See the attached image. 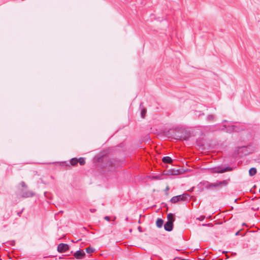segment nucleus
Listing matches in <instances>:
<instances>
[{"mask_svg":"<svg viewBox=\"0 0 260 260\" xmlns=\"http://www.w3.org/2000/svg\"><path fill=\"white\" fill-rule=\"evenodd\" d=\"M20 185L22 187V189L20 190V191L19 193V195L22 197V198H29L34 196V193L29 190H27V186L25 184V182L23 181H22Z\"/></svg>","mask_w":260,"mask_h":260,"instance_id":"f257e3e1","label":"nucleus"},{"mask_svg":"<svg viewBox=\"0 0 260 260\" xmlns=\"http://www.w3.org/2000/svg\"><path fill=\"white\" fill-rule=\"evenodd\" d=\"M168 221L164 225L165 229L167 231H171L173 228V222L174 221V215L169 213L167 215Z\"/></svg>","mask_w":260,"mask_h":260,"instance_id":"f03ea898","label":"nucleus"},{"mask_svg":"<svg viewBox=\"0 0 260 260\" xmlns=\"http://www.w3.org/2000/svg\"><path fill=\"white\" fill-rule=\"evenodd\" d=\"M189 197L188 194L184 193L182 195H179L173 197L170 200L173 203H176L180 201H185Z\"/></svg>","mask_w":260,"mask_h":260,"instance_id":"7ed1b4c3","label":"nucleus"},{"mask_svg":"<svg viewBox=\"0 0 260 260\" xmlns=\"http://www.w3.org/2000/svg\"><path fill=\"white\" fill-rule=\"evenodd\" d=\"M232 170V168H231L230 167H227L223 169H222L220 168H213L212 169V171L213 173H222L224 172L230 171Z\"/></svg>","mask_w":260,"mask_h":260,"instance_id":"20e7f679","label":"nucleus"},{"mask_svg":"<svg viewBox=\"0 0 260 260\" xmlns=\"http://www.w3.org/2000/svg\"><path fill=\"white\" fill-rule=\"evenodd\" d=\"M69 249V245L67 244L60 243L57 247V250L60 252H63Z\"/></svg>","mask_w":260,"mask_h":260,"instance_id":"39448f33","label":"nucleus"},{"mask_svg":"<svg viewBox=\"0 0 260 260\" xmlns=\"http://www.w3.org/2000/svg\"><path fill=\"white\" fill-rule=\"evenodd\" d=\"M70 166H74L77 164L78 162L81 165V157H79L78 159L76 158H73L70 159V161H69Z\"/></svg>","mask_w":260,"mask_h":260,"instance_id":"423d86ee","label":"nucleus"},{"mask_svg":"<svg viewBox=\"0 0 260 260\" xmlns=\"http://www.w3.org/2000/svg\"><path fill=\"white\" fill-rule=\"evenodd\" d=\"M227 184L226 181L223 180L222 181H220L219 182H217L213 184H211L209 185V187L210 188H213V187H219L222 185H226Z\"/></svg>","mask_w":260,"mask_h":260,"instance_id":"0eeeda50","label":"nucleus"},{"mask_svg":"<svg viewBox=\"0 0 260 260\" xmlns=\"http://www.w3.org/2000/svg\"><path fill=\"white\" fill-rule=\"evenodd\" d=\"M57 163L60 166H61L64 168H66L67 169L68 168V167H70V164L68 161H59V162H57Z\"/></svg>","mask_w":260,"mask_h":260,"instance_id":"6e6552de","label":"nucleus"},{"mask_svg":"<svg viewBox=\"0 0 260 260\" xmlns=\"http://www.w3.org/2000/svg\"><path fill=\"white\" fill-rule=\"evenodd\" d=\"M164 162L171 164L173 160L169 156H165L162 159Z\"/></svg>","mask_w":260,"mask_h":260,"instance_id":"1a4fd4ad","label":"nucleus"},{"mask_svg":"<svg viewBox=\"0 0 260 260\" xmlns=\"http://www.w3.org/2000/svg\"><path fill=\"white\" fill-rule=\"evenodd\" d=\"M163 223L164 221L161 219L158 218L156 221V225L158 228H160L162 226Z\"/></svg>","mask_w":260,"mask_h":260,"instance_id":"9d476101","label":"nucleus"},{"mask_svg":"<svg viewBox=\"0 0 260 260\" xmlns=\"http://www.w3.org/2000/svg\"><path fill=\"white\" fill-rule=\"evenodd\" d=\"M256 173V169L255 168H251L249 171V174L252 176Z\"/></svg>","mask_w":260,"mask_h":260,"instance_id":"9b49d317","label":"nucleus"},{"mask_svg":"<svg viewBox=\"0 0 260 260\" xmlns=\"http://www.w3.org/2000/svg\"><path fill=\"white\" fill-rule=\"evenodd\" d=\"M74 256L77 258H80L81 257V250H77L76 252H75Z\"/></svg>","mask_w":260,"mask_h":260,"instance_id":"f8f14e48","label":"nucleus"},{"mask_svg":"<svg viewBox=\"0 0 260 260\" xmlns=\"http://www.w3.org/2000/svg\"><path fill=\"white\" fill-rule=\"evenodd\" d=\"M85 251L87 254H90L94 251V249L92 247H89L85 249Z\"/></svg>","mask_w":260,"mask_h":260,"instance_id":"ddd939ff","label":"nucleus"},{"mask_svg":"<svg viewBox=\"0 0 260 260\" xmlns=\"http://www.w3.org/2000/svg\"><path fill=\"white\" fill-rule=\"evenodd\" d=\"M146 113V110L145 109H143L141 112V115H142V118H144L145 117V115Z\"/></svg>","mask_w":260,"mask_h":260,"instance_id":"4468645a","label":"nucleus"},{"mask_svg":"<svg viewBox=\"0 0 260 260\" xmlns=\"http://www.w3.org/2000/svg\"><path fill=\"white\" fill-rule=\"evenodd\" d=\"M105 219L107 221H109L110 220V217L109 216H106L105 217Z\"/></svg>","mask_w":260,"mask_h":260,"instance_id":"2eb2a0df","label":"nucleus"},{"mask_svg":"<svg viewBox=\"0 0 260 260\" xmlns=\"http://www.w3.org/2000/svg\"><path fill=\"white\" fill-rule=\"evenodd\" d=\"M246 149V147H242L240 148V149H241V152L243 151V150H244V149Z\"/></svg>","mask_w":260,"mask_h":260,"instance_id":"dca6fc26","label":"nucleus"},{"mask_svg":"<svg viewBox=\"0 0 260 260\" xmlns=\"http://www.w3.org/2000/svg\"><path fill=\"white\" fill-rule=\"evenodd\" d=\"M169 190V187L168 186H167L166 188V191H168V190Z\"/></svg>","mask_w":260,"mask_h":260,"instance_id":"f3484780","label":"nucleus"},{"mask_svg":"<svg viewBox=\"0 0 260 260\" xmlns=\"http://www.w3.org/2000/svg\"><path fill=\"white\" fill-rule=\"evenodd\" d=\"M84 255H85L84 253H83V252H82V258L83 257V256H84Z\"/></svg>","mask_w":260,"mask_h":260,"instance_id":"a211bd4d","label":"nucleus"},{"mask_svg":"<svg viewBox=\"0 0 260 260\" xmlns=\"http://www.w3.org/2000/svg\"><path fill=\"white\" fill-rule=\"evenodd\" d=\"M82 165L84 163V160H83V159H82Z\"/></svg>","mask_w":260,"mask_h":260,"instance_id":"6ab92c4d","label":"nucleus"},{"mask_svg":"<svg viewBox=\"0 0 260 260\" xmlns=\"http://www.w3.org/2000/svg\"><path fill=\"white\" fill-rule=\"evenodd\" d=\"M218 260H222V259H218Z\"/></svg>","mask_w":260,"mask_h":260,"instance_id":"aec40b11","label":"nucleus"}]
</instances>
